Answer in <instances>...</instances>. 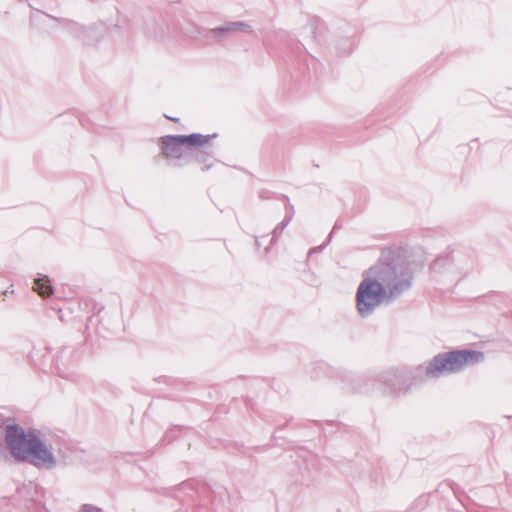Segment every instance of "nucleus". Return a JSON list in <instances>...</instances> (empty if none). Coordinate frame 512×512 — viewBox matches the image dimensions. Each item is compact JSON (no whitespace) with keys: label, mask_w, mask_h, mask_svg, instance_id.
Wrapping results in <instances>:
<instances>
[{"label":"nucleus","mask_w":512,"mask_h":512,"mask_svg":"<svg viewBox=\"0 0 512 512\" xmlns=\"http://www.w3.org/2000/svg\"><path fill=\"white\" fill-rule=\"evenodd\" d=\"M5 441L10 453L17 461H30L33 465H49L54 462L52 453L32 433L17 426H9Z\"/></svg>","instance_id":"obj_1"},{"label":"nucleus","mask_w":512,"mask_h":512,"mask_svg":"<svg viewBox=\"0 0 512 512\" xmlns=\"http://www.w3.org/2000/svg\"><path fill=\"white\" fill-rule=\"evenodd\" d=\"M410 275L408 265L405 259L398 253L387 250L384 251L379 262L371 267L367 276L373 281L386 286L398 288L401 280Z\"/></svg>","instance_id":"obj_2"},{"label":"nucleus","mask_w":512,"mask_h":512,"mask_svg":"<svg viewBox=\"0 0 512 512\" xmlns=\"http://www.w3.org/2000/svg\"><path fill=\"white\" fill-rule=\"evenodd\" d=\"M482 359V353L476 351L448 352L434 357L428 364L426 373L429 376L435 377L447 372H456Z\"/></svg>","instance_id":"obj_3"},{"label":"nucleus","mask_w":512,"mask_h":512,"mask_svg":"<svg viewBox=\"0 0 512 512\" xmlns=\"http://www.w3.org/2000/svg\"><path fill=\"white\" fill-rule=\"evenodd\" d=\"M384 296L385 290L382 284L373 281L367 276L357 291V308L359 312L362 315L369 313L381 302Z\"/></svg>","instance_id":"obj_4"},{"label":"nucleus","mask_w":512,"mask_h":512,"mask_svg":"<svg viewBox=\"0 0 512 512\" xmlns=\"http://www.w3.org/2000/svg\"><path fill=\"white\" fill-rule=\"evenodd\" d=\"M160 146L162 154L167 158H181L186 149L182 135L162 137Z\"/></svg>","instance_id":"obj_5"},{"label":"nucleus","mask_w":512,"mask_h":512,"mask_svg":"<svg viewBox=\"0 0 512 512\" xmlns=\"http://www.w3.org/2000/svg\"><path fill=\"white\" fill-rule=\"evenodd\" d=\"M216 135L190 134L182 135L186 150L203 151L211 146Z\"/></svg>","instance_id":"obj_6"},{"label":"nucleus","mask_w":512,"mask_h":512,"mask_svg":"<svg viewBox=\"0 0 512 512\" xmlns=\"http://www.w3.org/2000/svg\"><path fill=\"white\" fill-rule=\"evenodd\" d=\"M33 290L41 297H49L52 292V286L47 277L39 278L34 281Z\"/></svg>","instance_id":"obj_7"},{"label":"nucleus","mask_w":512,"mask_h":512,"mask_svg":"<svg viewBox=\"0 0 512 512\" xmlns=\"http://www.w3.org/2000/svg\"><path fill=\"white\" fill-rule=\"evenodd\" d=\"M240 26H243V25L242 24H234L233 27L226 28V29H224V31L235 30V29H238V27H240Z\"/></svg>","instance_id":"obj_8"}]
</instances>
